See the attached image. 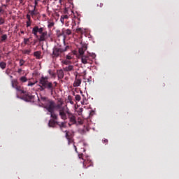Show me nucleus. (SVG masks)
I'll return each instance as SVG.
<instances>
[{
	"mask_svg": "<svg viewBox=\"0 0 179 179\" xmlns=\"http://www.w3.org/2000/svg\"><path fill=\"white\" fill-rule=\"evenodd\" d=\"M48 77L45 76H42L39 79L38 82V87L40 91H45L47 90L51 95L54 94V92L56 90V87L57 86L58 83L57 82H50L48 80Z\"/></svg>",
	"mask_w": 179,
	"mask_h": 179,
	"instance_id": "nucleus-1",
	"label": "nucleus"
},
{
	"mask_svg": "<svg viewBox=\"0 0 179 179\" xmlns=\"http://www.w3.org/2000/svg\"><path fill=\"white\" fill-rule=\"evenodd\" d=\"M31 34L39 42H43L48 39V31H45V27L36 25L32 28Z\"/></svg>",
	"mask_w": 179,
	"mask_h": 179,
	"instance_id": "nucleus-2",
	"label": "nucleus"
},
{
	"mask_svg": "<svg viewBox=\"0 0 179 179\" xmlns=\"http://www.w3.org/2000/svg\"><path fill=\"white\" fill-rule=\"evenodd\" d=\"M41 103L43 105L44 108L50 113H55V108H61V105H57L55 101L50 99L45 96L41 97Z\"/></svg>",
	"mask_w": 179,
	"mask_h": 179,
	"instance_id": "nucleus-3",
	"label": "nucleus"
},
{
	"mask_svg": "<svg viewBox=\"0 0 179 179\" xmlns=\"http://www.w3.org/2000/svg\"><path fill=\"white\" fill-rule=\"evenodd\" d=\"M69 49V46H66L64 48H54L52 51V57H59L62 53L67 51Z\"/></svg>",
	"mask_w": 179,
	"mask_h": 179,
	"instance_id": "nucleus-4",
	"label": "nucleus"
},
{
	"mask_svg": "<svg viewBox=\"0 0 179 179\" xmlns=\"http://www.w3.org/2000/svg\"><path fill=\"white\" fill-rule=\"evenodd\" d=\"M22 99L27 102H34L35 96H33L31 94H27L22 96Z\"/></svg>",
	"mask_w": 179,
	"mask_h": 179,
	"instance_id": "nucleus-5",
	"label": "nucleus"
},
{
	"mask_svg": "<svg viewBox=\"0 0 179 179\" xmlns=\"http://www.w3.org/2000/svg\"><path fill=\"white\" fill-rule=\"evenodd\" d=\"M66 113L70 121L69 125L71 126L72 124H76V117L73 115V114L71 113L69 111H67Z\"/></svg>",
	"mask_w": 179,
	"mask_h": 179,
	"instance_id": "nucleus-6",
	"label": "nucleus"
},
{
	"mask_svg": "<svg viewBox=\"0 0 179 179\" xmlns=\"http://www.w3.org/2000/svg\"><path fill=\"white\" fill-rule=\"evenodd\" d=\"M68 111H65V109L64 108H62L59 110V115L61 117V119L64 120H66L68 119V116L66 115Z\"/></svg>",
	"mask_w": 179,
	"mask_h": 179,
	"instance_id": "nucleus-7",
	"label": "nucleus"
},
{
	"mask_svg": "<svg viewBox=\"0 0 179 179\" xmlns=\"http://www.w3.org/2000/svg\"><path fill=\"white\" fill-rule=\"evenodd\" d=\"M81 62L84 64H92V59H90V55L82 56Z\"/></svg>",
	"mask_w": 179,
	"mask_h": 179,
	"instance_id": "nucleus-8",
	"label": "nucleus"
},
{
	"mask_svg": "<svg viewBox=\"0 0 179 179\" xmlns=\"http://www.w3.org/2000/svg\"><path fill=\"white\" fill-rule=\"evenodd\" d=\"M28 13L31 16L32 18H34L35 16L40 14V13L38 12V10L36 8V7H34V9L32 10H29Z\"/></svg>",
	"mask_w": 179,
	"mask_h": 179,
	"instance_id": "nucleus-9",
	"label": "nucleus"
},
{
	"mask_svg": "<svg viewBox=\"0 0 179 179\" xmlns=\"http://www.w3.org/2000/svg\"><path fill=\"white\" fill-rule=\"evenodd\" d=\"M87 50V45H84V46H82L81 48H80L78 49V52L80 54V56H81V58L83 56H85L83 55L85 54V51H86Z\"/></svg>",
	"mask_w": 179,
	"mask_h": 179,
	"instance_id": "nucleus-10",
	"label": "nucleus"
},
{
	"mask_svg": "<svg viewBox=\"0 0 179 179\" xmlns=\"http://www.w3.org/2000/svg\"><path fill=\"white\" fill-rule=\"evenodd\" d=\"M80 84H82V80L78 78V76H76L74 83H73V87H79L80 86Z\"/></svg>",
	"mask_w": 179,
	"mask_h": 179,
	"instance_id": "nucleus-11",
	"label": "nucleus"
},
{
	"mask_svg": "<svg viewBox=\"0 0 179 179\" xmlns=\"http://www.w3.org/2000/svg\"><path fill=\"white\" fill-rule=\"evenodd\" d=\"M59 124L58 121H55V120H50L48 122L49 127L55 128L56 127V124Z\"/></svg>",
	"mask_w": 179,
	"mask_h": 179,
	"instance_id": "nucleus-12",
	"label": "nucleus"
},
{
	"mask_svg": "<svg viewBox=\"0 0 179 179\" xmlns=\"http://www.w3.org/2000/svg\"><path fill=\"white\" fill-rule=\"evenodd\" d=\"M74 66L73 65H68V66H66L63 68V70L65 71V72H69V71H73Z\"/></svg>",
	"mask_w": 179,
	"mask_h": 179,
	"instance_id": "nucleus-13",
	"label": "nucleus"
},
{
	"mask_svg": "<svg viewBox=\"0 0 179 179\" xmlns=\"http://www.w3.org/2000/svg\"><path fill=\"white\" fill-rule=\"evenodd\" d=\"M63 30V34L64 36H71L72 34V30L67 29H62Z\"/></svg>",
	"mask_w": 179,
	"mask_h": 179,
	"instance_id": "nucleus-14",
	"label": "nucleus"
},
{
	"mask_svg": "<svg viewBox=\"0 0 179 179\" xmlns=\"http://www.w3.org/2000/svg\"><path fill=\"white\" fill-rule=\"evenodd\" d=\"M19 85V82L17 79H13L11 80V86L13 88H16Z\"/></svg>",
	"mask_w": 179,
	"mask_h": 179,
	"instance_id": "nucleus-15",
	"label": "nucleus"
},
{
	"mask_svg": "<svg viewBox=\"0 0 179 179\" xmlns=\"http://www.w3.org/2000/svg\"><path fill=\"white\" fill-rule=\"evenodd\" d=\"M57 77L59 79H63L64 74V71L60 69V70H57Z\"/></svg>",
	"mask_w": 179,
	"mask_h": 179,
	"instance_id": "nucleus-16",
	"label": "nucleus"
},
{
	"mask_svg": "<svg viewBox=\"0 0 179 179\" xmlns=\"http://www.w3.org/2000/svg\"><path fill=\"white\" fill-rule=\"evenodd\" d=\"M41 55H42V52L41 51H36V52H34V56L37 59H41L42 58Z\"/></svg>",
	"mask_w": 179,
	"mask_h": 179,
	"instance_id": "nucleus-17",
	"label": "nucleus"
},
{
	"mask_svg": "<svg viewBox=\"0 0 179 179\" xmlns=\"http://www.w3.org/2000/svg\"><path fill=\"white\" fill-rule=\"evenodd\" d=\"M17 91L20 92L21 94H25L26 92L24 90V87L20 86V85H17L15 88Z\"/></svg>",
	"mask_w": 179,
	"mask_h": 179,
	"instance_id": "nucleus-18",
	"label": "nucleus"
},
{
	"mask_svg": "<svg viewBox=\"0 0 179 179\" xmlns=\"http://www.w3.org/2000/svg\"><path fill=\"white\" fill-rule=\"evenodd\" d=\"M90 129L88 127L85 126L83 129H81V134H85L86 132L89 131Z\"/></svg>",
	"mask_w": 179,
	"mask_h": 179,
	"instance_id": "nucleus-19",
	"label": "nucleus"
},
{
	"mask_svg": "<svg viewBox=\"0 0 179 179\" xmlns=\"http://www.w3.org/2000/svg\"><path fill=\"white\" fill-rule=\"evenodd\" d=\"M6 66H7V64L6 62H0V68L2 70H4L6 68Z\"/></svg>",
	"mask_w": 179,
	"mask_h": 179,
	"instance_id": "nucleus-20",
	"label": "nucleus"
},
{
	"mask_svg": "<svg viewBox=\"0 0 179 179\" xmlns=\"http://www.w3.org/2000/svg\"><path fill=\"white\" fill-rule=\"evenodd\" d=\"M50 117L55 120H58V115H56L55 113H50Z\"/></svg>",
	"mask_w": 179,
	"mask_h": 179,
	"instance_id": "nucleus-21",
	"label": "nucleus"
},
{
	"mask_svg": "<svg viewBox=\"0 0 179 179\" xmlns=\"http://www.w3.org/2000/svg\"><path fill=\"white\" fill-rule=\"evenodd\" d=\"M57 124L60 127L61 129H62V128L66 127V125H65V122L60 123L58 122V124Z\"/></svg>",
	"mask_w": 179,
	"mask_h": 179,
	"instance_id": "nucleus-22",
	"label": "nucleus"
},
{
	"mask_svg": "<svg viewBox=\"0 0 179 179\" xmlns=\"http://www.w3.org/2000/svg\"><path fill=\"white\" fill-rule=\"evenodd\" d=\"M55 22H48V28L51 29L55 26Z\"/></svg>",
	"mask_w": 179,
	"mask_h": 179,
	"instance_id": "nucleus-23",
	"label": "nucleus"
},
{
	"mask_svg": "<svg viewBox=\"0 0 179 179\" xmlns=\"http://www.w3.org/2000/svg\"><path fill=\"white\" fill-rule=\"evenodd\" d=\"M8 39V36L6 34H3L1 37V42H4L5 41H6Z\"/></svg>",
	"mask_w": 179,
	"mask_h": 179,
	"instance_id": "nucleus-24",
	"label": "nucleus"
},
{
	"mask_svg": "<svg viewBox=\"0 0 179 179\" xmlns=\"http://www.w3.org/2000/svg\"><path fill=\"white\" fill-rule=\"evenodd\" d=\"M62 36H64V31H62V32H61V31H57V36L58 38H60Z\"/></svg>",
	"mask_w": 179,
	"mask_h": 179,
	"instance_id": "nucleus-25",
	"label": "nucleus"
},
{
	"mask_svg": "<svg viewBox=\"0 0 179 179\" xmlns=\"http://www.w3.org/2000/svg\"><path fill=\"white\" fill-rule=\"evenodd\" d=\"M28 80L26 76H22L20 78V81L22 83H25Z\"/></svg>",
	"mask_w": 179,
	"mask_h": 179,
	"instance_id": "nucleus-26",
	"label": "nucleus"
},
{
	"mask_svg": "<svg viewBox=\"0 0 179 179\" xmlns=\"http://www.w3.org/2000/svg\"><path fill=\"white\" fill-rule=\"evenodd\" d=\"M66 136V139L68 140V139L72 138V134L67 131V132H66V136Z\"/></svg>",
	"mask_w": 179,
	"mask_h": 179,
	"instance_id": "nucleus-27",
	"label": "nucleus"
},
{
	"mask_svg": "<svg viewBox=\"0 0 179 179\" xmlns=\"http://www.w3.org/2000/svg\"><path fill=\"white\" fill-rule=\"evenodd\" d=\"M29 42H30V38H24V40H23V43L24 45H29Z\"/></svg>",
	"mask_w": 179,
	"mask_h": 179,
	"instance_id": "nucleus-28",
	"label": "nucleus"
},
{
	"mask_svg": "<svg viewBox=\"0 0 179 179\" xmlns=\"http://www.w3.org/2000/svg\"><path fill=\"white\" fill-rule=\"evenodd\" d=\"M63 64H64L66 66H69V65H71V61L66 59L63 62Z\"/></svg>",
	"mask_w": 179,
	"mask_h": 179,
	"instance_id": "nucleus-29",
	"label": "nucleus"
},
{
	"mask_svg": "<svg viewBox=\"0 0 179 179\" xmlns=\"http://www.w3.org/2000/svg\"><path fill=\"white\" fill-rule=\"evenodd\" d=\"M48 73H49V74H50L52 77L56 78V73H54V72H52V70H49V71H48Z\"/></svg>",
	"mask_w": 179,
	"mask_h": 179,
	"instance_id": "nucleus-30",
	"label": "nucleus"
},
{
	"mask_svg": "<svg viewBox=\"0 0 179 179\" xmlns=\"http://www.w3.org/2000/svg\"><path fill=\"white\" fill-rule=\"evenodd\" d=\"M25 63H26V61H24V59H20L19 62L20 66H23Z\"/></svg>",
	"mask_w": 179,
	"mask_h": 179,
	"instance_id": "nucleus-31",
	"label": "nucleus"
},
{
	"mask_svg": "<svg viewBox=\"0 0 179 179\" xmlns=\"http://www.w3.org/2000/svg\"><path fill=\"white\" fill-rule=\"evenodd\" d=\"M26 18L27 19V21H29V22H32L31 15L30 14L28 13V14L26 15Z\"/></svg>",
	"mask_w": 179,
	"mask_h": 179,
	"instance_id": "nucleus-32",
	"label": "nucleus"
},
{
	"mask_svg": "<svg viewBox=\"0 0 179 179\" xmlns=\"http://www.w3.org/2000/svg\"><path fill=\"white\" fill-rule=\"evenodd\" d=\"M31 24H32V21H30V22L27 21V22H26V27H27V28H29V27H31Z\"/></svg>",
	"mask_w": 179,
	"mask_h": 179,
	"instance_id": "nucleus-33",
	"label": "nucleus"
},
{
	"mask_svg": "<svg viewBox=\"0 0 179 179\" xmlns=\"http://www.w3.org/2000/svg\"><path fill=\"white\" fill-rule=\"evenodd\" d=\"M31 52V50H25L23 51V53L25 55H30Z\"/></svg>",
	"mask_w": 179,
	"mask_h": 179,
	"instance_id": "nucleus-34",
	"label": "nucleus"
},
{
	"mask_svg": "<svg viewBox=\"0 0 179 179\" xmlns=\"http://www.w3.org/2000/svg\"><path fill=\"white\" fill-rule=\"evenodd\" d=\"M81 99H82V98L80 97V95H79V94H77V95H76V96H75V99H76V101H80Z\"/></svg>",
	"mask_w": 179,
	"mask_h": 179,
	"instance_id": "nucleus-35",
	"label": "nucleus"
},
{
	"mask_svg": "<svg viewBox=\"0 0 179 179\" xmlns=\"http://www.w3.org/2000/svg\"><path fill=\"white\" fill-rule=\"evenodd\" d=\"M46 13L48 15H50L52 12L50 10V7L49 6H47L46 7Z\"/></svg>",
	"mask_w": 179,
	"mask_h": 179,
	"instance_id": "nucleus-36",
	"label": "nucleus"
},
{
	"mask_svg": "<svg viewBox=\"0 0 179 179\" xmlns=\"http://www.w3.org/2000/svg\"><path fill=\"white\" fill-rule=\"evenodd\" d=\"M11 73V70L10 69H7L5 71V73L7 74L8 76H10Z\"/></svg>",
	"mask_w": 179,
	"mask_h": 179,
	"instance_id": "nucleus-37",
	"label": "nucleus"
},
{
	"mask_svg": "<svg viewBox=\"0 0 179 179\" xmlns=\"http://www.w3.org/2000/svg\"><path fill=\"white\" fill-rule=\"evenodd\" d=\"M68 140V144L71 145V143H73V138H70Z\"/></svg>",
	"mask_w": 179,
	"mask_h": 179,
	"instance_id": "nucleus-38",
	"label": "nucleus"
},
{
	"mask_svg": "<svg viewBox=\"0 0 179 179\" xmlns=\"http://www.w3.org/2000/svg\"><path fill=\"white\" fill-rule=\"evenodd\" d=\"M102 143H103V144L107 145V144H108V139H106V138H103V139L102 140Z\"/></svg>",
	"mask_w": 179,
	"mask_h": 179,
	"instance_id": "nucleus-39",
	"label": "nucleus"
},
{
	"mask_svg": "<svg viewBox=\"0 0 179 179\" xmlns=\"http://www.w3.org/2000/svg\"><path fill=\"white\" fill-rule=\"evenodd\" d=\"M5 23V20L3 17H0V25Z\"/></svg>",
	"mask_w": 179,
	"mask_h": 179,
	"instance_id": "nucleus-40",
	"label": "nucleus"
},
{
	"mask_svg": "<svg viewBox=\"0 0 179 179\" xmlns=\"http://www.w3.org/2000/svg\"><path fill=\"white\" fill-rule=\"evenodd\" d=\"M38 5V2L36 1H34V6H31L34 8L35 7V8H37Z\"/></svg>",
	"mask_w": 179,
	"mask_h": 179,
	"instance_id": "nucleus-41",
	"label": "nucleus"
},
{
	"mask_svg": "<svg viewBox=\"0 0 179 179\" xmlns=\"http://www.w3.org/2000/svg\"><path fill=\"white\" fill-rule=\"evenodd\" d=\"M60 21H61L62 24H64L65 23V18H64V17H62V16H61Z\"/></svg>",
	"mask_w": 179,
	"mask_h": 179,
	"instance_id": "nucleus-42",
	"label": "nucleus"
},
{
	"mask_svg": "<svg viewBox=\"0 0 179 179\" xmlns=\"http://www.w3.org/2000/svg\"><path fill=\"white\" fill-rule=\"evenodd\" d=\"M66 60H71V59H72V57L71 55H68L66 56Z\"/></svg>",
	"mask_w": 179,
	"mask_h": 179,
	"instance_id": "nucleus-43",
	"label": "nucleus"
},
{
	"mask_svg": "<svg viewBox=\"0 0 179 179\" xmlns=\"http://www.w3.org/2000/svg\"><path fill=\"white\" fill-rule=\"evenodd\" d=\"M89 56L90 57H92L93 59H95L96 58V54H89Z\"/></svg>",
	"mask_w": 179,
	"mask_h": 179,
	"instance_id": "nucleus-44",
	"label": "nucleus"
},
{
	"mask_svg": "<svg viewBox=\"0 0 179 179\" xmlns=\"http://www.w3.org/2000/svg\"><path fill=\"white\" fill-rule=\"evenodd\" d=\"M34 85H35V83L29 82V83H28L27 85H28V86H30V87H33Z\"/></svg>",
	"mask_w": 179,
	"mask_h": 179,
	"instance_id": "nucleus-45",
	"label": "nucleus"
},
{
	"mask_svg": "<svg viewBox=\"0 0 179 179\" xmlns=\"http://www.w3.org/2000/svg\"><path fill=\"white\" fill-rule=\"evenodd\" d=\"M22 71H23L22 69H18L17 72L19 74H21Z\"/></svg>",
	"mask_w": 179,
	"mask_h": 179,
	"instance_id": "nucleus-46",
	"label": "nucleus"
},
{
	"mask_svg": "<svg viewBox=\"0 0 179 179\" xmlns=\"http://www.w3.org/2000/svg\"><path fill=\"white\" fill-rule=\"evenodd\" d=\"M76 31L77 33H80V32H82V29L78 28V29H77L76 30Z\"/></svg>",
	"mask_w": 179,
	"mask_h": 179,
	"instance_id": "nucleus-47",
	"label": "nucleus"
},
{
	"mask_svg": "<svg viewBox=\"0 0 179 179\" xmlns=\"http://www.w3.org/2000/svg\"><path fill=\"white\" fill-rule=\"evenodd\" d=\"M63 18L64 19H69V16L68 15H62Z\"/></svg>",
	"mask_w": 179,
	"mask_h": 179,
	"instance_id": "nucleus-48",
	"label": "nucleus"
},
{
	"mask_svg": "<svg viewBox=\"0 0 179 179\" xmlns=\"http://www.w3.org/2000/svg\"><path fill=\"white\" fill-rule=\"evenodd\" d=\"M24 0H19V2H20V4L24 5Z\"/></svg>",
	"mask_w": 179,
	"mask_h": 179,
	"instance_id": "nucleus-49",
	"label": "nucleus"
},
{
	"mask_svg": "<svg viewBox=\"0 0 179 179\" xmlns=\"http://www.w3.org/2000/svg\"><path fill=\"white\" fill-rule=\"evenodd\" d=\"M38 41H39L38 39L34 40V43H33V45H35L37 43Z\"/></svg>",
	"mask_w": 179,
	"mask_h": 179,
	"instance_id": "nucleus-50",
	"label": "nucleus"
},
{
	"mask_svg": "<svg viewBox=\"0 0 179 179\" xmlns=\"http://www.w3.org/2000/svg\"><path fill=\"white\" fill-rule=\"evenodd\" d=\"M68 99H69V101H72V96H68Z\"/></svg>",
	"mask_w": 179,
	"mask_h": 179,
	"instance_id": "nucleus-51",
	"label": "nucleus"
},
{
	"mask_svg": "<svg viewBox=\"0 0 179 179\" xmlns=\"http://www.w3.org/2000/svg\"><path fill=\"white\" fill-rule=\"evenodd\" d=\"M73 147L75 148L76 152H78V148L76 147V145H75V144H73Z\"/></svg>",
	"mask_w": 179,
	"mask_h": 179,
	"instance_id": "nucleus-52",
	"label": "nucleus"
},
{
	"mask_svg": "<svg viewBox=\"0 0 179 179\" xmlns=\"http://www.w3.org/2000/svg\"><path fill=\"white\" fill-rule=\"evenodd\" d=\"M42 17H43V18H45V17H47V15H46L45 14H43V15H42Z\"/></svg>",
	"mask_w": 179,
	"mask_h": 179,
	"instance_id": "nucleus-53",
	"label": "nucleus"
},
{
	"mask_svg": "<svg viewBox=\"0 0 179 179\" xmlns=\"http://www.w3.org/2000/svg\"><path fill=\"white\" fill-rule=\"evenodd\" d=\"M78 157L79 158H82V157H83V154L79 155Z\"/></svg>",
	"mask_w": 179,
	"mask_h": 179,
	"instance_id": "nucleus-54",
	"label": "nucleus"
},
{
	"mask_svg": "<svg viewBox=\"0 0 179 179\" xmlns=\"http://www.w3.org/2000/svg\"><path fill=\"white\" fill-rule=\"evenodd\" d=\"M69 101H70L71 104H72V105L73 104V101L72 100H70Z\"/></svg>",
	"mask_w": 179,
	"mask_h": 179,
	"instance_id": "nucleus-55",
	"label": "nucleus"
},
{
	"mask_svg": "<svg viewBox=\"0 0 179 179\" xmlns=\"http://www.w3.org/2000/svg\"><path fill=\"white\" fill-rule=\"evenodd\" d=\"M78 122H79L80 124H82L83 123V122H82V120L78 121Z\"/></svg>",
	"mask_w": 179,
	"mask_h": 179,
	"instance_id": "nucleus-56",
	"label": "nucleus"
},
{
	"mask_svg": "<svg viewBox=\"0 0 179 179\" xmlns=\"http://www.w3.org/2000/svg\"><path fill=\"white\" fill-rule=\"evenodd\" d=\"M20 33H21L22 34H24V31H20Z\"/></svg>",
	"mask_w": 179,
	"mask_h": 179,
	"instance_id": "nucleus-57",
	"label": "nucleus"
},
{
	"mask_svg": "<svg viewBox=\"0 0 179 179\" xmlns=\"http://www.w3.org/2000/svg\"><path fill=\"white\" fill-rule=\"evenodd\" d=\"M103 6V3H100L99 6L101 8Z\"/></svg>",
	"mask_w": 179,
	"mask_h": 179,
	"instance_id": "nucleus-58",
	"label": "nucleus"
},
{
	"mask_svg": "<svg viewBox=\"0 0 179 179\" xmlns=\"http://www.w3.org/2000/svg\"><path fill=\"white\" fill-rule=\"evenodd\" d=\"M10 78H13V76H8Z\"/></svg>",
	"mask_w": 179,
	"mask_h": 179,
	"instance_id": "nucleus-59",
	"label": "nucleus"
},
{
	"mask_svg": "<svg viewBox=\"0 0 179 179\" xmlns=\"http://www.w3.org/2000/svg\"><path fill=\"white\" fill-rule=\"evenodd\" d=\"M2 12H3V9L0 8V13H2Z\"/></svg>",
	"mask_w": 179,
	"mask_h": 179,
	"instance_id": "nucleus-60",
	"label": "nucleus"
},
{
	"mask_svg": "<svg viewBox=\"0 0 179 179\" xmlns=\"http://www.w3.org/2000/svg\"><path fill=\"white\" fill-rule=\"evenodd\" d=\"M64 0H59V3H62Z\"/></svg>",
	"mask_w": 179,
	"mask_h": 179,
	"instance_id": "nucleus-61",
	"label": "nucleus"
},
{
	"mask_svg": "<svg viewBox=\"0 0 179 179\" xmlns=\"http://www.w3.org/2000/svg\"><path fill=\"white\" fill-rule=\"evenodd\" d=\"M0 33H2V30L1 28L0 27Z\"/></svg>",
	"mask_w": 179,
	"mask_h": 179,
	"instance_id": "nucleus-62",
	"label": "nucleus"
},
{
	"mask_svg": "<svg viewBox=\"0 0 179 179\" xmlns=\"http://www.w3.org/2000/svg\"><path fill=\"white\" fill-rule=\"evenodd\" d=\"M34 1H38H38H40L41 0H34Z\"/></svg>",
	"mask_w": 179,
	"mask_h": 179,
	"instance_id": "nucleus-63",
	"label": "nucleus"
},
{
	"mask_svg": "<svg viewBox=\"0 0 179 179\" xmlns=\"http://www.w3.org/2000/svg\"><path fill=\"white\" fill-rule=\"evenodd\" d=\"M46 2L48 1H49V0H45Z\"/></svg>",
	"mask_w": 179,
	"mask_h": 179,
	"instance_id": "nucleus-64",
	"label": "nucleus"
}]
</instances>
